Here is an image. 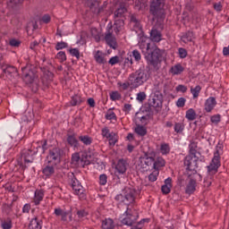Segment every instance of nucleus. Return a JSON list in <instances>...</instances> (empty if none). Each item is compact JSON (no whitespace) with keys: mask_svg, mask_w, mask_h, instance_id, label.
<instances>
[{"mask_svg":"<svg viewBox=\"0 0 229 229\" xmlns=\"http://www.w3.org/2000/svg\"><path fill=\"white\" fill-rule=\"evenodd\" d=\"M221 155H223V145L218 143L214 153V157L208 166V175L204 179L205 187H210V185H212V178L214 174L217 173V169L221 166Z\"/></svg>","mask_w":229,"mask_h":229,"instance_id":"1","label":"nucleus"},{"mask_svg":"<svg viewBox=\"0 0 229 229\" xmlns=\"http://www.w3.org/2000/svg\"><path fill=\"white\" fill-rule=\"evenodd\" d=\"M186 119L189 121H194L196 119V111L194 109L191 108L186 112Z\"/></svg>","mask_w":229,"mask_h":229,"instance_id":"35","label":"nucleus"},{"mask_svg":"<svg viewBox=\"0 0 229 229\" xmlns=\"http://www.w3.org/2000/svg\"><path fill=\"white\" fill-rule=\"evenodd\" d=\"M89 8L95 15H99L105 10V5L99 6V1L92 0L89 4Z\"/></svg>","mask_w":229,"mask_h":229,"instance_id":"14","label":"nucleus"},{"mask_svg":"<svg viewBox=\"0 0 229 229\" xmlns=\"http://www.w3.org/2000/svg\"><path fill=\"white\" fill-rule=\"evenodd\" d=\"M82 102L83 100L81 99V97L75 95L72 97L71 104L72 106H76V105H81Z\"/></svg>","mask_w":229,"mask_h":229,"instance_id":"40","label":"nucleus"},{"mask_svg":"<svg viewBox=\"0 0 229 229\" xmlns=\"http://www.w3.org/2000/svg\"><path fill=\"white\" fill-rule=\"evenodd\" d=\"M132 56L136 62H140L141 59L140 52H139V50H133Z\"/></svg>","mask_w":229,"mask_h":229,"instance_id":"52","label":"nucleus"},{"mask_svg":"<svg viewBox=\"0 0 229 229\" xmlns=\"http://www.w3.org/2000/svg\"><path fill=\"white\" fill-rule=\"evenodd\" d=\"M78 162H80V154L79 153L72 154V164H74L76 165Z\"/></svg>","mask_w":229,"mask_h":229,"instance_id":"49","label":"nucleus"},{"mask_svg":"<svg viewBox=\"0 0 229 229\" xmlns=\"http://www.w3.org/2000/svg\"><path fill=\"white\" fill-rule=\"evenodd\" d=\"M54 214L56 216V217H61V221H67V216H69L67 211H64L60 208H55Z\"/></svg>","mask_w":229,"mask_h":229,"instance_id":"21","label":"nucleus"},{"mask_svg":"<svg viewBox=\"0 0 229 229\" xmlns=\"http://www.w3.org/2000/svg\"><path fill=\"white\" fill-rule=\"evenodd\" d=\"M113 134L114 132L110 133V131L108 130V128L102 129V135L106 137V139H109L110 137H112Z\"/></svg>","mask_w":229,"mask_h":229,"instance_id":"46","label":"nucleus"},{"mask_svg":"<svg viewBox=\"0 0 229 229\" xmlns=\"http://www.w3.org/2000/svg\"><path fill=\"white\" fill-rule=\"evenodd\" d=\"M161 191H162L163 194H169V192H171V186H167V185L164 184L161 188Z\"/></svg>","mask_w":229,"mask_h":229,"instance_id":"60","label":"nucleus"},{"mask_svg":"<svg viewBox=\"0 0 229 229\" xmlns=\"http://www.w3.org/2000/svg\"><path fill=\"white\" fill-rule=\"evenodd\" d=\"M54 76L55 75L53 74V72H49L48 70H47L45 72V78H47V80H48V81H53Z\"/></svg>","mask_w":229,"mask_h":229,"instance_id":"59","label":"nucleus"},{"mask_svg":"<svg viewBox=\"0 0 229 229\" xmlns=\"http://www.w3.org/2000/svg\"><path fill=\"white\" fill-rule=\"evenodd\" d=\"M115 228V225L114 224V220L111 218H106L102 221V229H114Z\"/></svg>","mask_w":229,"mask_h":229,"instance_id":"24","label":"nucleus"},{"mask_svg":"<svg viewBox=\"0 0 229 229\" xmlns=\"http://www.w3.org/2000/svg\"><path fill=\"white\" fill-rule=\"evenodd\" d=\"M145 221H146V219L141 220L140 222H139L135 225H132V227L131 229H142V228H144Z\"/></svg>","mask_w":229,"mask_h":229,"instance_id":"50","label":"nucleus"},{"mask_svg":"<svg viewBox=\"0 0 229 229\" xmlns=\"http://www.w3.org/2000/svg\"><path fill=\"white\" fill-rule=\"evenodd\" d=\"M164 101V96L156 89L154 96L150 97L148 99V106L147 107V112L148 114H153V111L160 112L162 110V103Z\"/></svg>","mask_w":229,"mask_h":229,"instance_id":"4","label":"nucleus"},{"mask_svg":"<svg viewBox=\"0 0 229 229\" xmlns=\"http://www.w3.org/2000/svg\"><path fill=\"white\" fill-rule=\"evenodd\" d=\"M43 174H45L46 176H51V174H55V167L51 165H47L43 169Z\"/></svg>","mask_w":229,"mask_h":229,"instance_id":"34","label":"nucleus"},{"mask_svg":"<svg viewBox=\"0 0 229 229\" xmlns=\"http://www.w3.org/2000/svg\"><path fill=\"white\" fill-rule=\"evenodd\" d=\"M108 64H110V65H115V64H119V56L111 57Z\"/></svg>","mask_w":229,"mask_h":229,"instance_id":"58","label":"nucleus"},{"mask_svg":"<svg viewBox=\"0 0 229 229\" xmlns=\"http://www.w3.org/2000/svg\"><path fill=\"white\" fill-rule=\"evenodd\" d=\"M107 177L106 174H101L99 176V183L100 185H106Z\"/></svg>","mask_w":229,"mask_h":229,"instance_id":"55","label":"nucleus"},{"mask_svg":"<svg viewBox=\"0 0 229 229\" xmlns=\"http://www.w3.org/2000/svg\"><path fill=\"white\" fill-rule=\"evenodd\" d=\"M56 58L57 60H60V62H65V60H67V56L65 55V52H59L57 55H56Z\"/></svg>","mask_w":229,"mask_h":229,"instance_id":"45","label":"nucleus"},{"mask_svg":"<svg viewBox=\"0 0 229 229\" xmlns=\"http://www.w3.org/2000/svg\"><path fill=\"white\" fill-rule=\"evenodd\" d=\"M67 142L70 144V146H72L73 148H78V140L72 135H69L67 138Z\"/></svg>","mask_w":229,"mask_h":229,"instance_id":"36","label":"nucleus"},{"mask_svg":"<svg viewBox=\"0 0 229 229\" xmlns=\"http://www.w3.org/2000/svg\"><path fill=\"white\" fill-rule=\"evenodd\" d=\"M29 229H42V225H40V221L35 217L30 221Z\"/></svg>","mask_w":229,"mask_h":229,"instance_id":"28","label":"nucleus"},{"mask_svg":"<svg viewBox=\"0 0 229 229\" xmlns=\"http://www.w3.org/2000/svg\"><path fill=\"white\" fill-rule=\"evenodd\" d=\"M21 72L23 81L27 85H35L32 90L37 92V90H38V85L37 84V79L38 78V75L37 74V70L30 69L29 67H23L21 68Z\"/></svg>","mask_w":229,"mask_h":229,"instance_id":"3","label":"nucleus"},{"mask_svg":"<svg viewBox=\"0 0 229 229\" xmlns=\"http://www.w3.org/2000/svg\"><path fill=\"white\" fill-rule=\"evenodd\" d=\"M110 98L113 101H117V99H121V95L119 94V92L114 91L111 93Z\"/></svg>","mask_w":229,"mask_h":229,"instance_id":"53","label":"nucleus"},{"mask_svg":"<svg viewBox=\"0 0 229 229\" xmlns=\"http://www.w3.org/2000/svg\"><path fill=\"white\" fill-rule=\"evenodd\" d=\"M1 226L3 229H12V219L2 220Z\"/></svg>","mask_w":229,"mask_h":229,"instance_id":"39","label":"nucleus"},{"mask_svg":"<svg viewBox=\"0 0 229 229\" xmlns=\"http://www.w3.org/2000/svg\"><path fill=\"white\" fill-rule=\"evenodd\" d=\"M146 6H148V0H138L134 4L136 10H144Z\"/></svg>","mask_w":229,"mask_h":229,"instance_id":"29","label":"nucleus"},{"mask_svg":"<svg viewBox=\"0 0 229 229\" xmlns=\"http://www.w3.org/2000/svg\"><path fill=\"white\" fill-rule=\"evenodd\" d=\"M107 139L109 140L110 146H115V142H117V138H115V133H113L112 136Z\"/></svg>","mask_w":229,"mask_h":229,"instance_id":"54","label":"nucleus"},{"mask_svg":"<svg viewBox=\"0 0 229 229\" xmlns=\"http://www.w3.org/2000/svg\"><path fill=\"white\" fill-rule=\"evenodd\" d=\"M44 199V191L42 190H38L35 191L34 203L35 205H40V202Z\"/></svg>","mask_w":229,"mask_h":229,"instance_id":"25","label":"nucleus"},{"mask_svg":"<svg viewBox=\"0 0 229 229\" xmlns=\"http://www.w3.org/2000/svg\"><path fill=\"white\" fill-rule=\"evenodd\" d=\"M95 60L98 64H106V60L105 59V55L101 51H97L95 55Z\"/></svg>","mask_w":229,"mask_h":229,"instance_id":"31","label":"nucleus"},{"mask_svg":"<svg viewBox=\"0 0 229 229\" xmlns=\"http://www.w3.org/2000/svg\"><path fill=\"white\" fill-rule=\"evenodd\" d=\"M185 98H180L177 102H176V106L179 108H183V106H185Z\"/></svg>","mask_w":229,"mask_h":229,"instance_id":"51","label":"nucleus"},{"mask_svg":"<svg viewBox=\"0 0 229 229\" xmlns=\"http://www.w3.org/2000/svg\"><path fill=\"white\" fill-rule=\"evenodd\" d=\"M3 71L4 73L6 74L7 78H9V80H12V78L19 76V73L17 72V68L13 66L8 65L5 68H4Z\"/></svg>","mask_w":229,"mask_h":229,"instance_id":"18","label":"nucleus"},{"mask_svg":"<svg viewBox=\"0 0 229 229\" xmlns=\"http://www.w3.org/2000/svg\"><path fill=\"white\" fill-rule=\"evenodd\" d=\"M9 44L12 47H19V46H21V41L13 38L10 40Z\"/></svg>","mask_w":229,"mask_h":229,"instance_id":"56","label":"nucleus"},{"mask_svg":"<svg viewBox=\"0 0 229 229\" xmlns=\"http://www.w3.org/2000/svg\"><path fill=\"white\" fill-rule=\"evenodd\" d=\"M193 39H194V33L192 31H188L185 35L182 37V40L184 42V44L192 42Z\"/></svg>","mask_w":229,"mask_h":229,"instance_id":"30","label":"nucleus"},{"mask_svg":"<svg viewBox=\"0 0 229 229\" xmlns=\"http://www.w3.org/2000/svg\"><path fill=\"white\" fill-rule=\"evenodd\" d=\"M72 188L74 191V193L79 196L80 199H85V189H83V186L81 183H80V181L76 178H72Z\"/></svg>","mask_w":229,"mask_h":229,"instance_id":"12","label":"nucleus"},{"mask_svg":"<svg viewBox=\"0 0 229 229\" xmlns=\"http://www.w3.org/2000/svg\"><path fill=\"white\" fill-rule=\"evenodd\" d=\"M180 58H185L187 56V50L185 48H179Z\"/></svg>","mask_w":229,"mask_h":229,"instance_id":"62","label":"nucleus"},{"mask_svg":"<svg viewBox=\"0 0 229 229\" xmlns=\"http://www.w3.org/2000/svg\"><path fill=\"white\" fill-rule=\"evenodd\" d=\"M46 149H47V141H44V143L40 146H38L37 148V153H38V151L42 154L46 153Z\"/></svg>","mask_w":229,"mask_h":229,"instance_id":"43","label":"nucleus"},{"mask_svg":"<svg viewBox=\"0 0 229 229\" xmlns=\"http://www.w3.org/2000/svg\"><path fill=\"white\" fill-rule=\"evenodd\" d=\"M196 191V180L189 177L186 181V194H192Z\"/></svg>","mask_w":229,"mask_h":229,"instance_id":"17","label":"nucleus"},{"mask_svg":"<svg viewBox=\"0 0 229 229\" xmlns=\"http://www.w3.org/2000/svg\"><path fill=\"white\" fill-rule=\"evenodd\" d=\"M150 13L152 15L164 14V0H151Z\"/></svg>","mask_w":229,"mask_h":229,"instance_id":"9","label":"nucleus"},{"mask_svg":"<svg viewBox=\"0 0 229 229\" xmlns=\"http://www.w3.org/2000/svg\"><path fill=\"white\" fill-rule=\"evenodd\" d=\"M139 218V213L135 209H131L130 207H127L125 214L123 216L122 223L127 226H131L133 223Z\"/></svg>","mask_w":229,"mask_h":229,"instance_id":"7","label":"nucleus"},{"mask_svg":"<svg viewBox=\"0 0 229 229\" xmlns=\"http://www.w3.org/2000/svg\"><path fill=\"white\" fill-rule=\"evenodd\" d=\"M184 165L188 171H196L198 169V157L194 154L187 156L184 159Z\"/></svg>","mask_w":229,"mask_h":229,"instance_id":"10","label":"nucleus"},{"mask_svg":"<svg viewBox=\"0 0 229 229\" xmlns=\"http://www.w3.org/2000/svg\"><path fill=\"white\" fill-rule=\"evenodd\" d=\"M127 167L128 163H126V160L120 159L115 166V169L120 174H124V173H126Z\"/></svg>","mask_w":229,"mask_h":229,"instance_id":"19","label":"nucleus"},{"mask_svg":"<svg viewBox=\"0 0 229 229\" xmlns=\"http://www.w3.org/2000/svg\"><path fill=\"white\" fill-rule=\"evenodd\" d=\"M200 91H201L200 86H196L195 88H191V92L194 99H196V98H198V96H199Z\"/></svg>","mask_w":229,"mask_h":229,"instance_id":"41","label":"nucleus"},{"mask_svg":"<svg viewBox=\"0 0 229 229\" xmlns=\"http://www.w3.org/2000/svg\"><path fill=\"white\" fill-rule=\"evenodd\" d=\"M216 98L214 97L208 98L205 103L206 112H212V110H214V107L216 106Z\"/></svg>","mask_w":229,"mask_h":229,"instance_id":"20","label":"nucleus"},{"mask_svg":"<svg viewBox=\"0 0 229 229\" xmlns=\"http://www.w3.org/2000/svg\"><path fill=\"white\" fill-rule=\"evenodd\" d=\"M136 194L137 191L132 187H125L122 193L115 197V199L120 201V203L130 205V203H133V201H135Z\"/></svg>","mask_w":229,"mask_h":229,"instance_id":"5","label":"nucleus"},{"mask_svg":"<svg viewBox=\"0 0 229 229\" xmlns=\"http://www.w3.org/2000/svg\"><path fill=\"white\" fill-rule=\"evenodd\" d=\"M37 152H33L31 149L25 150L22 155L21 158H23L25 165L26 164H33V160H35V154Z\"/></svg>","mask_w":229,"mask_h":229,"instance_id":"15","label":"nucleus"},{"mask_svg":"<svg viewBox=\"0 0 229 229\" xmlns=\"http://www.w3.org/2000/svg\"><path fill=\"white\" fill-rule=\"evenodd\" d=\"M160 150H161L162 155H167V153H169V151L171 149L169 148L168 144H162L161 148H160Z\"/></svg>","mask_w":229,"mask_h":229,"instance_id":"44","label":"nucleus"},{"mask_svg":"<svg viewBox=\"0 0 229 229\" xmlns=\"http://www.w3.org/2000/svg\"><path fill=\"white\" fill-rule=\"evenodd\" d=\"M158 170H154L149 175L148 180L149 182H157V178H158Z\"/></svg>","mask_w":229,"mask_h":229,"instance_id":"42","label":"nucleus"},{"mask_svg":"<svg viewBox=\"0 0 229 229\" xmlns=\"http://www.w3.org/2000/svg\"><path fill=\"white\" fill-rule=\"evenodd\" d=\"M90 33L96 40H99V31H98V29L91 28Z\"/></svg>","mask_w":229,"mask_h":229,"instance_id":"48","label":"nucleus"},{"mask_svg":"<svg viewBox=\"0 0 229 229\" xmlns=\"http://www.w3.org/2000/svg\"><path fill=\"white\" fill-rule=\"evenodd\" d=\"M221 121V115L216 114L211 117V123H214L215 124H217Z\"/></svg>","mask_w":229,"mask_h":229,"instance_id":"61","label":"nucleus"},{"mask_svg":"<svg viewBox=\"0 0 229 229\" xmlns=\"http://www.w3.org/2000/svg\"><path fill=\"white\" fill-rule=\"evenodd\" d=\"M65 47H67V43H65V42H59V43L56 44V47H55L57 51L60 50V49H64Z\"/></svg>","mask_w":229,"mask_h":229,"instance_id":"63","label":"nucleus"},{"mask_svg":"<svg viewBox=\"0 0 229 229\" xmlns=\"http://www.w3.org/2000/svg\"><path fill=\"white\" fill-rule=\"evenodd\" d=\"M149 80V76L144 68H140L135 72L129 76V85L133 89L140 87V85L146 83Z\"/></svg>","mask_w":229,"mask_h":229,"instance_id":"2","label":"nucleus"},{"mask_svg":"<svg viewBox=\"0 0 229 229\" xmlns=\"http://www.w3.org/2000/svg\"><path fill=\"white\" fill-rule=\"evenodd\" d=\"M135 132H136L138 135H140V137H144V135H146V133H148V131L144 128V126H142V125H138V126L135 128Z\"/></svg>","mask_w":229,"mask_h":229,"instance_id":"37","label":"nucleus"},{"mask_svg":"<svg viewBox=\"0 0 229 229\" xmlns=\"http://www.w3.org/2000/svg\"><path fill=\"white\" fill-rule=\"evenodd\" d=\"M22 3H24V0H9L8 6L15 9V8H19V6L22 4Z\"/></svg>","mask_w":229,"mask_h":229,"instance_id":"33","label":"nucleus"},{"mask_svg":"<svg viewBox=\"0 0 229 229\" xmlns=\"http://www.w3.org/2000/svg\"><path fill=\"white\" fill-rule=\"evenodd\" d=\"M149 165L157 167V162H155V158L148 156H144L140 158V163L138 165V167H140V169H143V171H148V167H149Z\"/></svg>","mask_w":229,"mask_h":229,"instance_id":"11","label":"nucleus"},{"mask_svg":"<svg viewBox=\"0 0 229 229\" xmlns=\"http://www.w3.org/2000/svg\"><path fill=\"white\" fill-rule=\"evenodd\" d=\"M144 56L150 65H153L155 69H158L160 65V49L154 45Z\"/></svg>","mask_w":229,"mask_h":229,"instance_id":"6","label":"nucleus"},{"mask_svg":"<svg viewBox=\"0 0 229 229\" xmlns=\"http://www.w3.org/2000/svg\"><path fill=\"white\" fill-rule=\"evenodd\" d=\"M131 24L134 28V31L137 33L138 31H142V26H140V22L135 16L131 17Z\"/></svg>","mask_w":229,"mask_h":229,"instance_id":"23","label":"nucleus"},{"mask_svg":"<svg viewBox=\"0 0 229 229\" xmlns=\"http://www.w3.org/2000/svg\"><path fill=\"white\" fill-rule=\"evenodd\" d=\"M79 140L86 146H90V144H92V139L89 136H80Z\"/></svg>","mask_w":229,"mask_h":229,"instance_id":"38","label":"nucleus"},{"mask_svg":"<svg viewBox=\"0 0 229 229\" xmlns=\"http://www.w3.org/2000/svg\"><path fill=\"white\" fill-rule=\"evenodd\" d=\"M69 51L72 56H76L78 59L80 58V50L77 48H72Z\"/></svg>","mask_w":229,"mask_h":229,"instance_id":"57","label":"nucleus"},{"mask_svg":"<svg viewBox=\"0 0 229 229\" xmlns=\"http://www.w3.org/2000/svg\"><path fill=\"white\" fill-rule=\"evenodd\" d=\"M150 39L153 42H160V40H162V35L157 29H152L150 31Z\"/></svg>","mask_w":229,"mask_h":229,"instance_id":"22","label":"nucleus"},{"mask_svg":"<svg viewBox=\"0 0 229 229\" xmlns=\"http://www.w3.org/2000/svg\"><path fill=\"white\" fill-rule=\"evenodd\" d=\"M155 47V44L149 42V38L146 37H141L139 42V47L141 50V53L145 55L148 51H151V48Z\"/></svg>","mask_w":229,"mask_h":229,"instance_id":"13","label":"nucleus"},{"mask_svg":"<svg viewBox=\"0 0 229 229\" xmlns=\"http://www.w3.org/2000/svg\"><path fill=\"white\" fill-rule=\"evenodd\" d=\"M112 30V29H110ZM110 30L107 31V33L106 34V42L108 46H110L112 47V49H117V41L115 39V37H114V35H112V31H110Z\"/></svg>","mask_w":229,"mask_h":229,"instance_id":"16","label":"nucleus"},{"mask_svg":"<svg viewBox=\"0 0 229 229\" xmlns=\"http://www.w3.org/2000/svg\"><path fill=\"white\" fill-rule=\"evenodd\" d=\"M106 118L109 121L115 120V113H114L112 110H108Z\"/></svg>","mask_w":229,"mask_h":229,"instance_id":"47","label":"nucleus"},{"mask_svg":"<svg viewBox=\"0 0 229 229\" xmlns=\"http://www.w3.org/2000/svg\"><path fill=\"white\" fill-rule=\"evenodd\" d=\"M146 99V93L145 92H140L137 95V100L138 101H144Z\"/></svg>","mask_w":229,"mask_h":229,"instance_id":"64","label":"nucleus"},{"mask_svg":"<svg viewBox=\"0 0 229 229\" xmlns=\"http://www.w3.org/2000/svg\"><path fill=\"white\" fill-rule=\"evenodd\" d=\"M172 74H182L183 72V66L182 64H175L171 68Z\"/></svg>","mask_w":229,"mask_h":229,"instance_id":"32","label":"nucleus"},{"mask_svg":"<svg viewBox=\"0 0 229 229\" xmlns=\"http://www.w3.org/2000/svg\"><path fill=\"white\" fill-rule=\"evenodd\" d=\"M64 156V150L61 148H55L49 151V154L47 157L48 164L52 165H57L62 162V157Z\"/></svg>","mask_w":229,"mask_h":229,"instance_id":"8","label":"nucleus"},{"mask_svg":"<svg viewBox=\"0 0 229 229\" xmlns=\"http://www.w3.org/2000/svg\"><path fill=\"white\" fill-rule=\"evenodd\" d=\"M127 9L126 5L122 4L119 8L114 12V19H119V17H123L124 13H126Z\"/></svg>","mask_w":229,"mask_h":229,"instance_id":"26","label":"nucleus"},{"mask_svg":"<svg viewBox=\"0 0 229 229\" xmlns=\"http://www.w3.org/2000/svg\"><path fill=\"white\" fill-rule=\"evenodd\" d=\"M124 28V20H115L114 21V32L119 33L123 31V29Z\"/></svg>","mask_w":229,"mask_h":229,"instance_id":"27","label":"nucleus"}]
</instances>
